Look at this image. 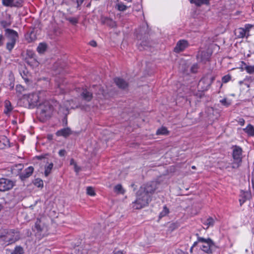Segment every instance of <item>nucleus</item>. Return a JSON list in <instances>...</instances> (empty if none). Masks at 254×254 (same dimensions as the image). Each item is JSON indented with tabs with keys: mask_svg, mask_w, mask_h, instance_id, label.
I'll return each mask as SVG.
<instances>
[{
	"mask_svg": "<svg viewBox=\"0 0 254 254\" xmlns=\"http://www.w3.org/2000/svg\"><path fill=\"white\" fill-rule=\"evenodd\" d=\"M67 20L72 24H75L78 22V19L75 17H68Z\"/></svg>",
	"mask_w": 254,
	"mask_h": 254,
	"instance_id": "c03bdc74",
	"label": "nucleus"
},
{
	"mask_svg": "<svg viewBox=\"0 0 254 254\" xmlns=\"http://www.w3.org/2000/svg\"><path fill=\"white\" fill-rule=\"evenodd\" d=\"M8 231L7 234H6V237L8 238L6 239V242H8V244H11L14 243L16 241V237L15 235L16 233L14 229H6Z\"/></svg>",
	"mask_w": 254,
	"mask_h": 254,
	"instance_id": "ddd939ff",
	"label": "nucleus"
},
{
	"mask_svg": "<svg viewBox=\"0 0 254 254\" xmlns=\"http://www.w3.org/2000/svg\"><path fill=\"white\" fill-rule=\"evenodd\" d=\"M210 57V55L206 51L199 52L197 56V60L205 63Z\"/></svg>",
	"mask_w": 254,
	"mask_h": 254,
	"instance_id": "4468645a",
	"label": "nucleus"
},
{
	"mask_svg": "<svg viewBox=\"0 0 254 254\" xmlns=\"http://www.w3.org/2000/svg\"><path fill=\"white\" fill-rule=\"evenodd\" d=\"M72 133V131L69 127L64 128L58 130L56 134L58 136H63L67 137Z\"/></svg>",
	"mask_w": 254,
	"mask_h": 254,
	"instance_id": "6ab92c4d",
	"label": "nucleus"
},
{
	"mask_svg": "<svg viewBox=\"0 0 254 254\" xmlns=\"http://www.w3.org/2000/svg\"><path fill=\"white\" fill-rule=\"evenodd\" d=\"M220 102L224 106L228 107L231 105V102L227 100V98H224L220 101Z\"/></svg>",
	"mask_w": 254,
	"mask_h": 254,
	"instance_id": "4c0bfd02",
	"label": "nucleus"
},
{
	"mask_svg": "<svg viewBox=\"0 0 254 254\" xmlns=\"http://www.w3.org/2000/svg\"><path fill=\"white\" fill-rule=\"evenodd\" d=\"M30 104L31 105V108L35 106H39V102L40 101V97L38 93H32L28 95Z\"/></svg>",
	"mask_w": 254,
	"mask_h": 254,
	"instance_id": "6e6552de",
	"label": "nucleus"
},
{
	"mask_svg": "<svg viewBox=\"0 0 254 254\" xmlns=\"http://www.w3.org/2000/svg\"><path fill=\"white\" fill-rule=\"evenodd\" d=\"M41 183H43V182L40 179H36L35 180V185L38 187H40L41 186Z\"/></svg>",
	"mask_w": 254,
	"mask_h": 254,
	"instance_id": "3c124183",
	"label": "nucleus"
},
{
	"mask_svg": "<svg viewBox=\"0 0 254 254\" xmlns=\"http://www.w3.org/2000/svg\"><path fill=\"white\" fill-rule=\"evenodd\" d=\"M214 219L213 218L209 217L203 223V224L205 226H206L205 229H207L209 227L213 226L214 224Z\"/></svg>",
	"mask_w": 254,
	"mask_h": 254,
	"instance_id": "b1692460",
	"label": "nucleus"
},
{
	"mask_svg": "<svg viewBox=\"0 0 254 254\" xmlns=\"http://www.w3.org/2000/svg\"><path fill=\"white\" fill-rule=\"evenodd\" d=\"M16 43V39H13L12 40H9V41L6 43V48L10 52L13 49Z\"/></svg>",
	"mask_w": 254,
	"mask_h": 254,
	"instance_id": "a878e982",
	"label": "nucleus"
},
{
	"mask_svg": "<svg viewBox=\"0 0 254 254\" xmlns=\"http://www.w3.org/2000/svg\"><path fill=\"white\" fill-rule=\"evenodd\" d=\"M90 45L93 47H96L97 46V43L95 41H91L90 42Z\"/></svg>",
	"mask_w": 254,
	"mask_h": 254,
	"instance_id": "bf43d9fd",
	"label": "nucleus"
},
{
	"mask_svg": "<svg viewBox=\"0 0 254 254\" xmlns=\"http://www.w3.org/2000/svg\"><path fill=\"white\" fill-rule=\"evenodd\" d=\"M73 166L75 172H76L77 173H78L80 170V168L77 166V164H75Z\"/></svg>",
	"mask_w": 254,
	"mask_h": 254,
	"instance_id": "5fc2aeb1",
	"label": "nucleus"
},
{
	"mask_svg": "<svg viewBox=\"0 0 254 254\" xmlns=\"http://www.w3.org/2000/svg\"><path fill=\"white\" fill-rule=\"evenodd\" d=\"M117 6L118 9L120 11H124L127 8V6L124 5L123 3H118L117 4Z\"/></svg>",
	"mask_w": 254,
	"mask_h": 254,
	"instance_id": "79ce46f5",
	"label": "nucleus"
},
{
	"mask_svg": "<svg viewBox=\"0 0 254 254\" xmlns=\"http://www.w3.org/2000/svg\"><path fill=\"white\" fill-rule=\"evenodd\" d=\"M114 190L115 192L118 193L124 194L125 193V190L121 184L116 185L114 188Z\"/></svg>",
	"mask_w": 254,
	"mask_h": 254,
	"instance_id": "72a5a7b5",
	"label": "nucleus"
},
{
	"mask_svg": "<svg viewBox=\"0 0 254 254\" xmlns=\"http://www.w3.org/2000/svg\"><path fill=\"white\" fill-rule=\"evenodd\" d=\"M3 205L1 203H0V211L3 209Z\"/></svg>",
	"mask_w": 254,
	"mask_h": 254,
	"instance_id": "338daca9",
	"label": "nucleus"
},
{
	"mask_svg": "<svg viewBox=\"0 0 254 254\" xmlns=\"http://www.w3.org/2000/svg\"><path fill=\"white\" fill-rule=\"evenodd\" d=\"M150 201V195L139 189L137 192L136 199L133 203V207L136 209H141L146 206Z\"/></svg>",
	"mask_w": 254,
	"mask_h": 254,
	"instance_id": "f257e3e1",
	"label": "nucleus"
},
{
	"mask_svg": "<svg viewBox=\"0 0 254 254\" xmlns=\"http://www.w3.org/2000/svg\"><path fill=\"white\" fill-rule=\"evenodd\" d=\"M20 75L21 77L24 79V80L27 83L29 81V75L27 71H23V72H20Z\"/></svg>",
	"mask_w": 254,
	"mask_h": 254,
	"instance_id": "c9c22d12",
	"label": "nucleus"
},
{
	"mask_svg": "<svg viewBox=\"0 0 254 254\" xmlns=\"http://www.w3.org/2000/svg\"><path fill=\"white\" fill-rule=\"evenodd\" d=\"M47 48V46L46 44L41 43L39 44L37 48V51L39 54H43L46 51Z\"/></svg>",
	"mask_w": 254,
	"mask_h": 254,
	"instance_id": "cd10ccee",
	"label": "nucleus"
},
{
	"mask_svg": "<svg viewBox=\"0 0 254 254\" xmlns=\"http://www.w3.org/2000/svg\"><path fill=\"white\" fill-rule=\"evenodd\" d=\"M38 30L36 28H31L25 34V38L26 40L29 42H32L37 39V33Z\"/></svg>",
	"mask_w": 254,
	"mask_h": 254,
	"instance_id": "0eeeda50",
	"label": "nucleus"
},
{
	"mask_svg": "<svg viewBox=\"0 0 254 254\" xmlns=\"http://www.w3.org/2000/svg\"><path fill=\"white\" fill-rule=\"evenodd\" d=\"M6 20H1L0 21V24L1 26L5 29H6L7 27L10 26L12 23L10 15L6 14Z\"/></svg>",
	"mask_w": 254,
	"mask_h": 254,
	"instance_id": "412c9836",
	"label": "nucleus"
},
{
	"mask_svg": "<svg viewBox=\"0 0 254 254\" xmlns=\"http://www.w3.org/2000/svg\"><path fill=\"white\" fill-rule=\"evenodd\" d=\"M156 189L157 183L152 182L146 184L144 187H141L140 189L145 192L147 194H149L151 195L154 193Z\"/></svg>",
	"mask_w": 254,
	"mask_h": 254,
	"instance_id": "423d86ee",
	"label": "nucleus"
},
{
	"mask_svg": "<svg viewBox=\"0 0 254 254\" xmlns=\"http://www.w3.org/2000/svg\"><path fill=\"white\" fill-rule=\"evenodd\" d=\"M87 190V193L91 196H94L95 195V193L94 192V190L93 189V188L91 187H88L86 189Z\"/></svg>",
	"mask_w": 254,
	"mask_h": 254,
	"instance_id": "ea45409f",
	"label": "nucleus"
},
{
	"mask_svg": "<svg viewBox=\"0 0 254 254\" xmlns=\"http://www.w3.org/2000/svg\"><path fill=\"white\" fill-rule=\"evenodd\" d=\"M11 254H16V247L14 248L13 252L11 253Z\"/></svg>",
	"mask_w": 254,
	"mask_h": 254,
	"instance_id": "69168bd1",
	"label": "nucleus"
},
{
	"mask_svg": "<svg viewBox=\"0 0 254 254\" xmlns=\"http://www.w3.org/2000/svg\"><path fill=\"white\" fill-rule=\"evenodd\" d=\"M114 82L117 86L120 89H126L128 87V83L124 79L121 78H115Z\"/></svg>",
	"mask_w": 254,
	"mask_h": 254,
	"instance_id": "f3484780",
	"label": "nucleus"
},
{
	"mask_svg": "<svg viewBox=\"0 0 254 254\" xmlns=\"http://www.w3.org/2000/svg\"><path fill=\"white\" fill-rule=\"evenodd\" d=\"M5 36L9 40L16 39V31L13 29L6 28L5 29Z\"/></svg>",
	"mask_w": 254,
	"mask_h": 254,
	"instance_id": "4be33fe9",
	"label": "nucleus"
},
{
	"mask_svg": "<svg viewBox=\"0 0 254 254\" xmlns=\"http://www.w3.org/2000/svg\"><path fill=\"white\" fill-rule=\"evenodd\" d=\"M4 107V113L6 115H8L12 110V108L9 101L6 100L5 101Z\"/></svg>",
	"mask_w": 254,
	"mask_h": 254,
	"instance_id": "bb28decb",
	"label": "nucleus"
},
{
	"mask_svg": "<svg viewBox=\"0 0 254 254\" xmlns=\"http://www.w3.org/2000/svg\"><path fill=\"white\" fill-rule=\"evenodd\" d=\"M253 25L251 24H246L245 26V28H243L244 30L245 31L246 33L247 34V37L249 36V32L250 29L253 27Z\"/></svg>",
	"mask_w": 254,
	"mask_h": 254,
	"instance_id": "58836bf2",
	"label": "nucleus"
},
{
	"mask_svg": "<svg viewBox=\"0 0 254 254\" xmlns=\"http://www.w3.org/2000/svg\"><path fill=\"white\" fill-rule=\"evenodd\" d=\"M242 64L246 65L245 69L248 73L250 74L254 73V65H246L244 62H242Z\"/></svg>",
	"mask_w": 254,
	"mask_h": 254,
	"instance_id": "f704fd0d",
	"label": "nucleus"
},
{
	"mask_svg": "<svg viewBox=\"0 0 254 254\" xmlns=\"http://www.w3.org/2000/svg\"><path fill=\"white\" fill-rule=\"evenodd\" d=\"M169 213V209L166 207H164L163 210L160 213V217H164Z\"/></svg>",
	"mask_w": 254,
	"mask_h": 254,
	"instance_id": "37998d69",
	"label": "nucleus"
},
{
	"mask_svg": "<svg viewBox=\"0 0 254 254\" xmlns=\"http://www.w3.org/2000/svg\"><path fill=\"white\" fill-rule=\"evenodd\" d=\"M23 167V165L21 164H17V168L18 170H21Z\"/></svg>",
	"mask_w": 254,
	"mask_h": 254,
	"instance_id": "680f3d73",
	"label": "nucleus"
},
{
	"mask_svg": "<svg viewBox=\"0 0 254 254\" xmlns=\"http://www.w3.org/2000/svg\"><path fill=\"white\" fill-rule=\"evenodd\" d=\"M4 39V37L2 34H0V46L3 45V40Z\"/></svg>",
	"mask_w": 254,
	"mask_h": 254,
	"instance_id": "6e6d98bb",
	"label": "nucleus"
},
{
	"mask_svg": "<svg viewBox=\"0 0 254 254\" xmlns=\"http://www.w3.org/2000/svg\"><path fill=\"white\" fill-rule=\"evenodd\" d=\"M196 235L197 236V237H199V236H198V234H196ZM198 242V241H196V242H195L193 243V244L192 245V247H195V246L197 245Z\"/></svg>",
	"mask_w": 254,
	"mask_h": 254,
	"instance_id": "0e129e2a",
	"label": "nucleus"
},
{
	"mask_svg": "<svg viewBox=\"0 0 254 254\" xmlns=\"http://www.w3.org/2000/svg\"><path fill=\"white\" fill-rule=\"evenodd\" d=\"M198 242L203 243L201 247L202 251L207 254H211L212 253V250L215 245L211 239H205L198 237Z\"/></svg>",
	"mask_w": 254,
	"mask_h": 254,
	"instance_id": "20e7f679",
	"label": "nucleus"
},
{
	"mask_svg": "<svg viewBox=\"0 0 254 254\" xmlns=\"http://www.w3.org/2000/svg\"><path fill=\"white\" fill-rule=\"evenodd\" d=\"M245 122V120L243 119H240L238 121L239 124L242 126L244 125Z\"/></svg>",
	"mask_w": 254,
	"mask_h": 254,
	"instance_id": "4d7b16f0",
	"label": "nucleus"
},
{
	"mask_svg": "<svg viewBox=\"0 0 254 254\" xmlns=\"http://www.w3.org/2000/svg\"><path fill=\"white\" fill-rule=\"evenodd\" d=\"M34 168L30 166L26 169L23 173L20 175V178L21 180H24L25 179L29 177L33 173Z\"/></svg>",
	"mask_w": 254,
	"mask_h": 254,
	"instance_id": "aec40b11",
	"label": "nucleus"
},
{
	"mask_svg": "<svg viewBox=\"0 0 254 254\" xmlns=\"http://www.w3.org/2000/svg\"><path fill=\"white\" fill-rule=\"evenodd\" d=\"M38 110L39 112H37V116L41 120V116L46 118L50 117L53 110V107L49 101H46L42 104L39 103Z\"/></svg>",
	"mask_w": 254,
	"mask_h": 254,
	"instance_id": "7ed1b4c3",
	"label": "nucleus"
},
{
	"mask_svg": "<svg viewBox=\"0 0 254 254\" xmlns=\"http://www.w3.org/2000/svg\"><path fill=\"white\" fill-rule=\"evenodd\" d=\"M23 2V0H17V7L21 6L22 3Z\"/></svg>",
	"mask_w": 254,
	"mask_h": 254,
	"instance_id": "13d9d810",
	"label": "nucleus"
},
{
	"mask_svg": "<svg viewBox=\"0 0 254 254\" xmlns=\"http://www.w3.org/2000/svg\"><path fill=\"white\" fill-rule=\"evenodd\" d=\"M10 146V142L8 138L5 135H0V149Z\"/></svg>",
	"mask_w": 254,
	"mask_h": 254,
	"instance_id": "a211bd4d",
	"label": "nucleus"
},
{
	"mask_svg": "<svg viewBox=\"0 0 254 254\" xmlns=\"http://www.w3.org/2000/svg\"><path fill=\"white\" fill-rule=\"evenodd\" d=\"M54 164L53 163H50L48 166L45 167V175L47 177L51 173V171L53 168Z\"/></svg>",
	"mask_w": 254,
	"mask_h": 254,
	"instance_id": "473e14b6",
	"label": "nucleus"
},
{
	"mask_svg": "<svg viewBox=\"0 0 254 254\" xmlns=\"http://www.w3.org/2000/svg\"><path fill=\"white\" fill-rule=\"evenodd\" d=\"M231 76L229 75H226L222 77V81L223 83H227L231 79Z\"/></svg>",
	"mask_w": 254,
	"mask_h": 254,
	"instance_id": "a18cd8bd",
	"label": "nucleus"
},
{
	"mask_svg": "<svg viewBox=\"0 0 254 254\" xmlns=\"http://www.w3.org/2000/svg\"><path fill=\"white\" fill-rule=\"evenodd\" d=\"M188 46V42L186 40H180L178 42L175 48H174V51L176 53H179L183 51Z\"/></svg>",
	"mask_w": 254,
	"mask_h": 254,
	"instance_id": "9d476101",
	"label": "nucleus"
},
{
	"mask_svg": "<svg viewBox=\"0 0 254 254\" xmlns=\"http://www.w3.org/2000/svg\"><path fill=\"white\" fill-rule=\"evenodd\" d=\"M242 148L239 146H235L233 151V157L235 160L237 162L241 161Z\"/></svg>",
	"mask_w": 254,
	"mask_h": 254,
	"instance_id": "f8f14e48",
	"label": "nucleus"
},
{
	"mask_svg": "<svg viewBox=\"0 0 254 254\" xmlns=\"http://www.w3.org/2000/svg\"><path fill=\"white\" fill-rule=\"evenodd\" d=\"M26 55L27 57L30 59H34L35 56L34 52L31 50H27L26 51Z\"/></svg>",
	"mask_w": 254,
	"mask_h": 254,
	"instance_id": "a19ab883",
	"label": "nucleus"
},
{
	"mask_svg": "<svg viewBox=\"0 0 254 254\" xmlns=\"http://www.w3.org/2000/svg\"><path fill=\"white\" fill-rule=\"evenodd\" d=\"M14 0H2V3L3 5L6 6H13V2Z\"/></svg>",
	"mask_w": 254,
	"mask_h": 254,
	"instance_id": "e433bc0d",
	"label": "nucleus"
},
{
	"mask_svg": "<svg viewBox=\"0 0 254 254\" xmlns=\"http://www.w3.org/2000/svg\"><path fill=\"white\" fill-rule=\"evenodd\" d=\"M235 34L238 38H244L245 36L247 37V35L243 28H239L236 30Z\"/></svg>",
	"mask_w": 254,
	"mask_h": 254,
	"instance_id": "c756f323",
	"label": "nucleus"
},
{
	"mask_svg": "<svg viewBox=\"0 0 254 254\" xmlns=\"http://www.w3.org/2000/svg\"><path fill=\"white\" fill-rule=\"evenodd\" d=\"M203 4H209V0H197V5L198 6H200Z\"/></svg>",
	"mask_w": 254,
	"mask_h": 254,
	"instance_id": "49530a36",
	"label": "nucleus"
},
{
	"mask_svg": "<svg viewBox=\"0 0 254 254\" xmlns=\"http://www.w3.org/2000/svg\"><path fill=\"white\" fill-rule=\"evenodd\" d=\"M198 68V65L197 64H194L191 67V71L193 73H196Z\"/></svg>",
	"mask_w": 254,
	"mask_h": 254,
	"instance_id": "de8ad7c7",
	"label": "nucleus"
},
{
	"mask_svg": "<svg viewBox=\"0 0 254 254\" xmlns=\"http://www.w3.org/2000/svg\"><path fill=\"white\" fill-rule=\"evenodd\" d=\"M44 158V156H38V158L39 159H42V158Z\"/></svg>",
	"mask_w": 254,
	"mask_h": 254,
	"instance_id": "774afa93",
	"label": "nucleus"
},
{
	"mask_svg": "<svg viewBox=\"0 0 254 254\" xmlns=\"http://www.w3.org/2000/svg\"><path fill=\"white\" fill-rule=\"evenodd\" d=\"M81 95L82 98L87 102L90 101L93 98L92 93L86 89H83Z\"/></svg>",
	"mask_w": 254,
	"mask_h": 254,
	"instance_id": "5701e85b",
	"label": "nucleus"
},
{
	"mask_svg": "<svg viewBox=\"0 0 254 254\" xmlns=\"http://www.w3.org/2000/svg\"><path fill=\"white\" fill-rule=\"evenodd\" d=\"M169 134V131L165 127H162L158 128L156 131L157 135H167Z\"/></svg>",
	"mask_w": 254,
	"mask_h": 254,
	"instance_id": "2f4dec72",
	"label": "nucleus"
},
{
	"mask_svg": "<svg viewBox=\"0 0 254 254\" xmlns=\"http://www.w3.org/2000/svg\"><path fill=\"white\" fill-rule=\"evenodd\" d=\"M143 46H145V44H144L143 43V42H140V43L139 44L138 47V49L140 51H141L144 49V48L143 47Z\"/></svg>",
	"mask_w": 254,
	"mask_h": 254,
	"instance_id": "603ef678",
	"label": "nucleus"
},
{
	"mask_svg": "<svg viewBox=\"0 0 254 254\" xmlns=\"http://www.w3.org/2000/svg\"><path fill=\"white\" fill-rule=\"evenodd\" d=\"M14 186L13 182L11 180L2 178L0 179V191H5L12 189Z\"/></svg>",
	"mask_w": 254,
	"mask_h": 254,
	"instance_id": "39448f33",
	"label": "nucleus"
},
{
	"mask_svg": "<svg viewBox=\"0 0 254 254\" xmlns=\"http://www.w3.org/2000/svg\"><path fill=\"white\" fill-rule=\"evenodd\" d=\"M70 164L71 165H75V164H76V162H75V161L73 159H71L70 161Z\"/></svg>",
	"mask_w": 254,
	"mask_h": 254,
	"instance_id": "052dcab7",
	"label": "nucleus"
},
{
	"mask_svg": "<svg viewBox=\"0 0 254 254\" xmlns=\"http://www.w3.org/2000/svg\"><path fill=\"white\" fill-rule=\"evenodd\" d=\"M44 218H38L35 222L34 231L36 235L39 237H43L48 234V228Z\"/></svg>",
	"mask_w": 254,
	"mask_h": 254,
	"instance_id": "f03ea898",
	"label": "nucleus"
},
{
	"mask_svg": "<svg viewBox=\"0 0 254 254\" xmlns=\"http://www.w3.org/2000/svg\"><path fill=\"white\" fill-rule=\"evenodd\" d=\"M17 254H24V250L20 247H17Z\"/></svg>",
	"mask_w": 254,
	"mask_h": 254,
	"instance_id": "09e8293b",
	"label": "nucleus"
},
{
	"mask_svg": "<svg viewBox=\"0 0 254 254\" xmlns=\"http://www.w3.org/2000/svg\"><path fill=\"white\" fill-rule=\"evenodd\" d=\"M190 1L191 3H194L196 5H197V0H189Z\"/></svg>",
	"mask_w": 254,
	"mask_h": 254,
	"instance_id": "e2e57ef3",
	"label": "nucleus"
},
{
	"mask_svg": "<svg viewBox=\"0 0 254 254\" xmlns=\"http://www.w3.org/2000/svg\"><path fill=\"white\" fill-rule=\"evenodd\" d=\"M214 77H205L202 78L199 82L198 85L199 86L202 85V84L206 83V85L202 87L203 90H207L210 86L211 84L213 82L214 80Z\"/></svg>",
	"mask_w": 254,
	"mask_h": 254,
	"instance_id": "1a4fd4ad",
	"label": "nucleus"
},
{
	"mask_svg": "<svg viewBox=\"0 0 254 254\" xmlns=\"http://www.w3.org/2000/svg\"><path fill=\"white\" fill-rule=\"evenodd\" d=\"M244 130L251 136L254 135V127L251 125H249L245 128H244Z\"/></svg>",
	"mask_w": 254,
	"mask_h": 254,
	"instance_id": "7c9ffc66",
	"label": "nucleus"
},
{
	"mask_svg": "<svg viewBox=\"0 0 254 254\" xmlns=\"http://www.w3.org/2000/svg\"><path fill=\"white\" fill-rule=\"evenodd\" d=\"M6 207L12 209L16 205V198L14 196L7 195L5 199Z\"/></svg>",
	"mask_w": 254,
	"mask_h": 254,
	"instance_id": "2eb2a0df",
	"label": "nucleus"
},
{
	"mask_svg": "<svg viewBox=\"0 0 254 254\" xmlns=\"http://www.w3.org/2000/svg\"><path fill=\"white\" fill-rule=\"evenodd\" d=\"M17 104L21 106L31 108L28 95H23L19 99Z\"/></svg>",
	"mask_w": 254,
	"mask_h": 254,
	"instance_id": "dca6fc26",
	"label": "nucleus"
},
{
	"mask_svg": "<svg viewBox=\"0 0 254 254\" xmlns=\"http://www.w3.org/2000/svg\"><path fill=\"white\" fill-rule=\"evenodd\" d=\"M8 231L7 229H0V242L5 241L6 242V239L8 238L6 237V234H7Z\"/></svg>",
	"mask_w": 254,
	"mask_h": 254,
	"instance_id": "c85d7f7f",
	"label": "nucleus"
},
{
	"mask_svg": "<svg viewBox=\"0 0 254 254\" xmlns=\"http://www.w3.org/2000/svg\"><path fill=\"white\" fill-rule=\"evenodd\" d=\"M9 83H8L9 88L10 90H13L14 86V82H15V78L14 77V74L12 72H10L9 75Z\"/></svg>",
	"mask_w": 254,
	"mask_h": 254,
	"instance_id": "393cba45",
	"label": "nucleus"
},
{
	"mask_svg": "<svg viewBox=\"0 0 254 254\" xmlns=\"http://www.w3.org/2000/svg\"><path fill=\"white\" fill-rule=\"evenodd\" d=\"M100 21L101 23L103 25H106L112 28L116 26V22L109 17L101 16Z\"/></svg>",
	"mask_w": 254,
	"mask_h": 254,
	"instance_id": "9b49d317",
	"label": "nucleus"
},
{
	"mask_svg": "<svg viewBox=\"0 0 254 254\" xmlns=\"http://www.w3.org/2000/svg\"><path fill=\"white\" fill-rule=\"evenodd\" d=\"M66 152L65 150H64V149H61L59 152V155L61 157H64L66 154Z\"/></svg>",
	"mask_w": 254,
	"mask_h": 254,
	"instance_id": "8fccbe9b",
	"label": "nucleus"
},
{
	"mask_svg": "<svg viewBox=\"0 0 254 254\" xmlns=\"http://www.w3.org/2000/svg\"><path fill=\"white\" fill-rule=\"evenodd\" d=\"M73 1L76 2L77 5L79 6L82 3L84 0H72Z\"/></svg>",
	"mask_w": 254,
	"mask_h": 254,
	"instance_id": "864d4df0",
	"label": "nucleus"
}]
</instances>
